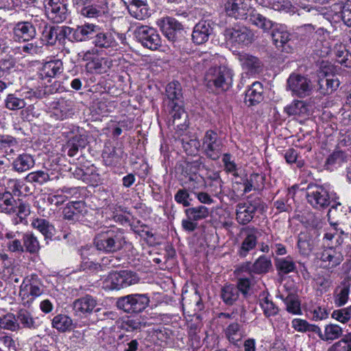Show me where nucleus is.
I'll return each mask as SVG.
<instances>
[{
  "instance_id": "obj_1",
  "label": "nucleus",
  "mask_w": 351,
  "mask_h": 351,
  "mask_svg": "<svg viewBox=\"0 0 351 351\" xmlns=\"http://www.w3.org/2000/svg\"><path fill=\"white\" fill-rule=\"evenodd\" d=\"M126 243L124 232L115 226L108 227L97 233L93 239L96 249L108 254L121 251Z\"/></svg>"
},
{
  "instance_id": "obj_2",
  "label": "nucleus",
  "mask_w": 351,
  "mask_h": 351,
  "mask_svg": "<svg viewBox=\"0 0 351 351\" xmlns=\"http://www.w3.org/2000/svg\"><path fill=\"white\" fill-rule=\"evenodd\" d=\"M0 210L14 217L13 223L15 225L25 223L26 218L30 214L29 204L19 198H14L10 191L0 194Z\"/></svg>"
},
{
  "instance_id": "obj_3",
  "label": "nucleus",
  "mask_w": 351,
  "mask_h": 351,
  "mask_svg": "<svg viewBox=\"0 0 351 351\" xmlns=\"http://www.w3.org/2000/svg\"><path fill=\"white\" fill-rule=\"evenodd\" d=\"M84 41L93 38V44L100 49H114L119 46L117 33L112 30L102 31L99 25L86 23Z\"/></svg>"
},
{
  "instance_id": "obj_4",
  "label": "nucleus",
  "mask_w": 351,
  "mask_h": 351,
  "mask_svg": "<svg viewBox=\"0 0 351 351\" xmlns=\"http://www.w3.org/2000/svg\"><path fill=\"white\" fill-rule=\"evenodd\" d=\"M264 209V202L260 197H247L244 202L236 206V220L241 225H247L252 221L258 210Z\"/></svg>"
},
{
  "instance_id": "obj_5",
  "label": "nucleus",
  "mask_w": 351,
  "mask_h": 351,
  "mask_svg": "<svg viewBox=\"0 0 351 351\" xmlns=\"http://www.w3.org/2000/svg\"><path fill=\"white\" fill-rule=\"evenodd\" d=\"M150 302L149 297L145 293H133L117 299L116 305L127 313H140L145 311Z\"/></svg>"
},
{
  "instance_id": "obj_6",
  "label": "nucleus",
  "mask_w": 351,
  "mask_h": 351,
  "mask_svg": "<svg viewBox=\"0 0 351 351\" xmlns=\"http://www.w3.org/2000/svg\"><path fill=\"white\" fill-rule=\"evenodd\" d=\"M43 284L36 274L26 276L20 286L19 294L25 304L30 305L43 293Z\"/></svg>"
},
{
  "instance_id": "obj_7",
  "label": "nucleus",
  "mask_w": 351,
  "mask_h": 351,
  "mask_svg": "<svg viewBox=\"0 0 351 351\" xmlns=\"http://www.w3.org/2000/svg\"><path fill=\"white\" fill-rule=\"evenodd\" d=\"M328 220L331 226L337 232L341 234H345V230L343 228H339V225L350 226L351 221V210L349 207L342 205L338 202L331 206L328 214Z\"/></svg>"
},
{
  "instance_id": "obj_8",
  "label": "nucleus",
  "mask_w": 351,
  "mask_h": 351,
  "mask_svg": "<svg viewBox=\"0 0 351 351\" xmlns=\"http://www.w3.org/2000/svg\"><path fill=\"white\" fill-rule=\"evenodd\" d=\"M134 34L137 40L147 49L156 50L162 45L160 35L153 27L141 25L136 27Z\"/></svg>"
},
{
  "instance_id": "obj_9",
  "label": "nucleus",
  "mask_w": 351,
  "mask_h": 351,
  "mask_svg": "<svg viewBox=\"0 0 351 351\" xmlns=\"http://www.w3.org/2000/svg\"><path fill=\"white\" fill-rule=\"evenodd\" d=\"M306 198L314 208L322 209L330 203L328 191L320 185L309 184L306 189Z\"/></svg>"
},
{
  "instance_id": "obj_10",
  "label": "nucleus",
  "mask_w": 351,
  "mask_h": 351,
  "mask_svg": "<svg viewBox=\"0 0 351 351\" xmlns=\"http://www.w3.org/2000/svg\"><path fill=\"white\" fill-rule=\"evenodd\" d=\"M223 144L218 134L213 130L206 132L202 139V149L204 154L213 160H218L221 154Z\"/></svg>"
},
{
  "instance_id": "obj_11",
  "label": "nucleus",
  "mask_w": 351,
  "mask_h": 351,
  "mask_svg": "<svg viewBox=\"0 0 351 351\" xmlns=\"http://www.w3.org/2000/svg\"><path fill=\"white\" fill-rule=\"evenodd\" d=\"M68 0H46V14L53 23H60L66 20L68 15Z\"/></svg>"
},
{
  "instance_id": "obj_12",
  "label": "nucleus",
  "mask_w": 351,
  "mask_h": 351,
  "mask_svg": "<svg viewBox=\"0 0 351 351\" xmlns=\"http://www.w3.org/2000/svg\"><path fill=\"white\" fill-rule=\"evenodd\" d=\"M76 9L87 18H97L105 12L106 5L100 0H73Z\"/></svg>"
},
{
  "instance_id": "obj_13",
  "label": "nucleus",
  "mask_w": 351,
  "mask_h": 351,
  "mask_svg": "<svg viewBox=\"0 0 351 351\" xmlns=\"http://www.w3.org/2000/svg\"><path fill=\"white\" fill-rule=\"evenodd\" d=\"M224 35L230 42L243 46L250 45L254 40V33L245 26L226 29Z\"/></svg>"
},
{
  "instance_id": "obj_14",
  "label": "nucleus",
  "mask_w": 351,
  "mask_h": 351,
  "mask_svg": "<svg viewBox=\"0 0 351 351\" xmlns=\"http://www.w3.org/2000/svg\"><path fill=\"white\" fill-rule=\"evenodd\" d=\"M287 86L293 95L304 97L310 95L312 87L311 81L304 76L292 74L287 80Z\"/></svg>"
},
{
  "instance_id": "obj_15",
  "label": "nucleus",
  "mask_w": 351,
  "mask_h": 351,
  "mask_svg": "<svg viewBox=\"0 0 351 351\" xmlns=\"http://www.w3.org/2000/svg\"><path fill=\"white\" fill-rule=\"evenodd\" d=\"M324 267L334 268L340 265L343 260L341 250L338 247H327L317 254Z\"/></svg>"
},
{
  "instance_id": "obj_16",
  "label": "nucleus",
  "mask_w": 351,
  "mask_h": 351,
  "mask_svg": "<svg viewBox=\"0 0 351 351\" xmlns=\"http://www.w3.org/2000/svg\"><path fill=\"white\" fill-rule=\"evenodd\" d=\"M242 232L243 239L238 250V254L244 258L256 247L260 232L257 228L250 226L243 228Z\"/></svg>"
},
{
  "instance_id": "obj_17",
  "label": "nucleus",
  "mask_w": 351,
  "mask_h": 351,
  "mask_svg": "<svg viewBox=\"0 0 351 351\" xmlns=\"http://www.w3.org/2000/svg\"><path fill=\"white\" fill-rule=\"evenodd\" d=\"M223 5L228 16L236 19H246L250 8L246 0H223Z\"/></svg>"
},
{
  "instance_id": "obj_18",
  "label": "nucleus",
  "mask_w": 351,
  "mask_h": 351,
  "mask_svg": "<svg viewBox=\"0 0 351 351\" xmlns=\"http://www.w3.org/2000/svg\"><path fill=\"white\" fill-rule=\"evenodd\" d=\"M59 43H62L65 39L72 42L84 41L86 23L77 26L75 29L68 26H56Z\"/></svg>"
},
{
  "instance_id": "obj_19",
  "label": "nucleus",
  "mask_w": 351,
  "mask_h": 351,
  "mask_svg": "<svg viewBox=\"0 0 351 351\" xmlns=\"http://www.w3.org/2000/svg\"><path fill=\"white\" fill-rule=\"evenodd\" d=\"M51 117L58 120H64L74 114V103L71 99L61 98L52 104Z\"/></svg>"
},
{
  "instance_id": "obj_20",
  "label": "nucleus",
  "mask_w": 351,
  "mask_h": 351,
  "mask_svg": "<svg viewBox=\"0 0 351 351\" xmlns=\"http://www.w3.org/2000/svg\"><path fill=\"white\" fill-rule=\"evenodd\" d=\"M130 14L138 19L144 20L151 15L147 0H122Z\"/></svg>"
},
{
  "instance_id": "obj_21",
  "label": "nucleus",
  "mask_w": 351,
  "mask_h": 351,
  "mask_svg": "<svg viewBox=\"0 0 351 351\" xmlns=\"http://www.w3.org/2000/svg\"><path fill=\"white\" fill-rule=\"evenodd\" d=\"M86 213L85 203L82 201L69 203L62 211L64 219L71 222L82 221Z\"/></svg>"
},
{
  "instance_id": "obj_22",
  "label": "nucleus",
  "mask_w": 351,
  "mask_h": 351,
  "mask_svg": "<svg viewBox=\"0 0 351 351\" xmlns=\"http://www.w3.org/2000/svg\"><path fill=\"white\" fill-rule=\"evenodd\" d=\"M13 38L16 42H28L36 35L35 27L28 21L18 22L14 27Z\"/></svg>"
},
{
  "instance_id": "obj_23",
  "label": "nucleus",
  "mask_w": 351,
  "mask_h": 351,
  "mask_svg": "<svg viewBox=\"0 0 351 351\" xmlns=\"http://www.w3.org/2000/svg\"><path fill=\"white\" fill-rule=\"evenodd\" d=\"M21 233L19 231H12L5 230V239L1 243V247L2 249H6L7 252L15 254L23 253V245L21 239L19 237Z\"/></svg>"
},
{
  "instance_id": "obj_24",
  "label": "nucleus",
  "mask_w": 351,
  "mask_h": 351,
  "mask_svg": "<svg viewBox=\"0 0 351 351\" xmlns=\"http://www.w3.org/2000/svg\"><path fill=\"white\" fill-rule=\"evenodd\" d=\"M158 25L164 36L170 41H174L176 32L182 29V25L172 17H165L158 21Z\"/></svg>"
},
{
  "instance_id": "obj_25",
  "label": "nucleus",
  "mask_w": 351,
  "mask_h": 351,
  "mask_svg": "<svg viewBox=\"0 0 351 351\" xmlns=\"http://www.w3.org/2000/svg\"><path fill=\"white\" fill-rule=\"evenodd\" d=\"M96 305V300L90 295H86L73 302V310L76 315L86 317L93 312Z\"/></svg>"
},
{
  "instance_id": "obj_26",
  "label": "nucleus",
  "mask_w": 351,
  "mask_h": 351,
  "mask_svg": "<svg viewBox=\"0 0 351 351\" xmlns=\"http://www.w3.org/2000/svg\"><path fill=\"white\" fill-rule=\"evenodd\" d=\"M210 81L213 82L216 88L226 90L232 85V72L225 66H220L215 69L213 77Z\"/></svg>"
},
{
  "instance_id": "obj_27",
  "label": "nucleus",
  "mask_w": 351,
  "mask_h": 351,
  "mask_svg": "<svg viewBox=\"0 0 351 351\" xmlns=\"http://www.w3.org/2000/svg\"><path fill=\"white\" fill-rule=\"evenodd\" d=\"M212 24L208 21H201L197 23L192 33V40L197 45H202L208 40L209 36L213 34Z\"/></svg>"
},
{
  "instance_id": "obj_28",
  "label": "nucleus",
  "mask_w": 351,
  "mask_h": 351,
  "mask_svg": "<svg viewBox=\"0 0 351 351\" xmlns=\"http://www.w3.org/2000/svg\"><path fill=\"white\" fill-rule=\"evenodd\" d=\"M64 71L63 62L59 59H54L45 62L39 71L41 79L55 78Z\"/></svg>"
},
{
  "instance_id": "obj_29",
  "label": "nucleus",
  "mask_w": 351,
  "mask_h": 351,
  "mask_svg": "<svg viewBox=\"0 0 351 351\" xmlns=\"http://www.w3.org/2000/svg\"><path fill=\"white\" fill-rule=\"evenodd\" d=\"M271 266V261L269 257L261 256L253 264L246 263L241 267V270L248 271L250 275H253V274H263L267 273Z\"/></svg>"
},
{
  "instance_id": "obj_30",
  "label": "nucleus",
  "mask_w": 351,
  "mask_h": 351,
  "mask_svg": "<svg viewBox=\"0 0 351 351\" xmlns=\"http://www.w3.org/2000/svg\"><path fill=\"white\" fill-rule=\"evenodd\" d=\"M238 60L243 68L250 73H258L262 70L263 63L258 58L247 53H240Z\"/></svg>"
},
{
  "instance_id": "obj_31",
  "label": "nucleus",
  "mask_w": 351,
  "mask_h": 351,
  "mask_svg": "<svg viewBox=\"0 0 351 351\" xmlns=\"http://www.w3.org/2000/svg\"><path fill=\"white\" fill-rule=\"evenodd\" d=\"M263 86L259 82H254L246 90L244 103L247 106H256L263 100Z\"/></svg>"
},
{
  "instance_id": "obj_32",
  "label": "nucleus",
  "mask_w": 351,
  "mask_h": 351,
  "mask_svg": "<svg viewBox=\"0 0 351 351\" xmlns=\"http://www.w3.org/2000/svg\"><path fill=\"white\" fill-rule=\"evenodd\" d=\"M291 34L285 29V27L280 25L279 27H274L271 33L273 41L278 48H281L282 51L289 52L290 46L289 42L290 41Z\"/></svg>"
},
{
  "instance_id": "obj_33",
  "label": "nucleus",
  "mask_w": 351,
  "mask_h": 351,
  "mask_svg": "<svg viewBox=\"0 0 351 351\" xmlns=\"http://www.w3.org/2000/svg\"><path fill=\"white\" fill-rule=\"evenodd\" d=\"M167 106L183 104L181 85L178 82L169 83L166 88Z\"/></svg>"
},
{
  "instance_id": "obj_34",
  "label": "nucleus",
  "mask_w": 351,
  "mask_h": 351,
  "mask_svg": "<svg viewBox=\"0 0 351 351\" xmlns=\"http://www.w3.org/2000/svg\"><path fill=\"white\" fill-rule=\"evenodd\" d=\"M325 73L323 77L318 80V90L322 95H329L334 92L339 86V81L335 75H328V71H324Z\"/></svg>"
},
{
  "instance_id": "obj_35",
  "label": "nucleus",
  "mask_w": 351,
  "mask_h": 351,
  "mask_svg": "<svg viewBox=\"0 0 351 351\" xmlns=\"http://www.w3.org/2000/svg\"><path fill=\"white\" fill-rule=\"evenodd\" d=\"M250 23L263 29L264 32H269L275 27V23L270 19L266 18L257 10H253L249 14Z\"/></svg>"
},
{
  "instance_id": "obj_36",
  "label": "nucleus",
  "mask_w": 351,
  "mask_h": 351,
  "mask_svg": "<svg viewBox=\"0 0 351 351\" xmlns=\"http://www.w3.org/2000/svg\"><path fill=\"white\" fill-rule=\"evenodd\" d=\"M170 108L169 113L173 118V124L183 130L187 127V114L182 108V104L178 106H167Z\"/></svg>"
},
{
  "instance_id": "obj_37",
  "label": "nucleus",
  "mask_w": 351,
  "mask_h": 351,
  "mask_svg": "<svg viewBox=\"0 0 351 351\" xmlns=\"http://www.w3.org/2000/svg\"><path fill=\"white\" fill-rule=\"evenodd\" d=\"M35 165L33 156L28 154L19 155L13 161L12 167L14 171L22 173L28 171Z\"/></svg>"
},
{
  "instance_id": "obj_38",
  "label": "nucleus",
  "mask_w": 351,
  "mask_h": 351,
  "mask_svg": "<svg viewBox=\"0 0 351 351\" xmlns=\"http://www.w3.org/2000/svg\"><path fill=\"white\" fill-rule=\"evenodd\" d=\"M17 321L21 328L35 329L38 327V319L34 317L32 313L25 308H21L16 313Z\"/></svg>"
},
{
  "instance_id": "obj_39",
  "label": "nucleus",
  "mask_w": 351,
  "mask_h": 351,
  "mask_svg": "<svg viewBox=\"0 0 351 351\" xmlns=\"http://www.w3.org/2000/svg\"><path fill=\"white\" fill-rule=\"evenodd\" d=\"M335 14L339 16L343 23L351 27V0H346L344 3H335L332 5Z\"/></svg>"
},
{
  "instance_id": "obj_40",
  "label": "nucleus",
  "mask_w": 351,
  "mask_h": 351,
  "mask_svg": "<svg viewBox=\"0 0 351 351\" xmlns=\"http://www.w3.org/2000/svg\"><path fill=\"white\" fill-rule=\"evenodd\" d=\"M21 240L23 247V252L36 254L40 250V244L37 238L32 232L21 233Z\"/></svg>"
},
{
  "instance_id": "obj_41",
  "label": "nucleus",
  "mask_w": 351,
  "mask_h": 351,
  "mask_svg": "<svg viewBox=\"0 0 351 351\" xmlns=\"http://www.w3.org/2000/svg\"><path fill=\"white\" fill-rule=\"evenodd\" d=\"M224 332L228 340L234 345H237L243 337L242 326L237 322L230 324L224 330Z\"/></svg>"
},
{
  "instance_id": "obj_42",
  "label": "nucleus",
  "mask_w": 351,
  "mask_h": 351,
  "mask_svg": "<svg viewBox=\"0 0 351 351\" xmlns=\"http://www.w3.org/2000/svg\"><path fill=\"white\" fill-rule=\"evenodd\" d=\"M343 328L336 324H328L324 326L322 335H320V339L324 341L331 342L338 339L343 335Z\"/></svg>"
},
{
  "instance_id": "obj_43",
  "label": "nucleus",
  "mask_w": 351,
  "mask_h": 351,
  "mask_svg": "<svg viewBox=\"0 0 351 351\" xmlns=\"http://www.w3.org/2000/svg\"><path fill=\"white\" fill-rule=\"evenodd\" d=\"M350 293V286L348 282H343L340 286L337 287L334 293V303L336 306H344L348 301Z\"/></svg>"
},
{
  "instance_id": "obj_44",
  "label": "nucleus",
  "mask_w": 351,
  "mask_h": 351,
  "mask_svg": "<svg viewBox=\"0 0 351 351\" xmlns=\"http://www.w3.org/2000/svg\"><path fill=\"white\" fill-rule=\"evenodd\" d=\"M186 217L195 221H201L206 219L210 215V210L205 206L199 205L195 207L186 208L184 210Z\"/></svg>"
},
{
  "instance_id": "obj_45",
  "label": "nucleus",
  "mask_w": 351,
  "mask_h": 351,
  "mask_svg": "<svg viewBox=\"0 0 351 351\" xmlns=\"http://www.w3.org/2000/svg\"><path fill=\"white\" fill-rule=\"evenodd\" d=\"M308 106L304 101L295 100L285 108L289 116L303 117L308 114Z\"/></svg>"
},
{
  "instance_id": "obj_46",
  "label": "nucleus",
  "mask_w": 351,
  "mask_h": 351,
  "mask_svg": "<svg viewBox=\"0 0 351 351\" xmlns=\"http://www.w3.org/2000/svg\"><path fill=\"white\" fill-rule=\"evenodd\" d=\"M32 226L39 230L47 239H51L54 235V226L45 219L37 218L34 219Z\"/></svg>"
},
{
  "instance_id": "obj_47",
  "label": "nucleus",
  "mask_w": 351,
  "mask_h": 351,
  "mask_svg": "<svg viewBox=\"0 0 351 351\" xmlns=\"http://www.w3.org/2000/svg\"><path fill=\"white\" fill-rule=\"evenodd\" d=\"M238 288L233 285H227L221 289V297L227 305H232L239 298Z\"/></svg>"
},
{
  "instance_id": "obj_48",
  "label": "nucleus",
  "mask_w": 351,
  "mask_h": 351,
  "mask_svg": "<svg viewBox=\"0 0 351 351\" xmlns=\"http://www.w3.org/2000/svg\"><path fill=\"white\" fill-rule=\"evenodd\" d=\"M280 298L286 305V310L288 313L293 315L302 314L300 302L297 295L293 294H289L285 298L281 295Z\"/></svg>"
},
{
  "instance_id": "obj_49",
  "label": "nucleus",
  "mask_w": 351,
  "mask_h": 351,
  "mask_svg": "<svg viewBox=\"0 0 351 351\" xmlns=\"http://www.w3.org/2000/svg\"><path fill=\"white\" fill-rule=\"evenodd\" d=\"M73 321L66 315L59 314L52 319V326L59 332H66L72 328Z\"/></svg>"
},
{
  "instance_id": "obj_50",
  "label": "nucleus",
  "mask_w": 351,
  "mask_h": 351,
  "mask_svg": "<svg viewBox=\"0 0 351 351\" xmlns=\"http://www.w3.org/2000/svg\"><path fill=\"white\" fill-rule=\"evenodd\" d=\"M86 144V140L80 136H75L70 139L65 149H67V154L71 156H75L80 149L85 147Z\"/></svg>"
},
{
  "instance_id": "obj_51",
  "label": "nucleus",
  "mask_w": 351,
  "mask_h": 351,
  "mask_svg": "<svg viewBox=\"0 0 351 351\" xmlns=\"http://www.w3.org/2000/svg\"><path fill=\"white\" fill-rule=\"evenodd\" d=\"M259 305L264 315L267 318L276 315L279 312L278 307L269 298L268 294L260 299Z\"/></svg>"
},
{
  "instance_id": "obj_52",
  "label": "nucleus",
  "mask_w": 351,
  "mask_h": 351,
  "mask_svg": "<svg viewBox=\"0 0 351 351\" xmlns=\"http://www.w3.org/2000/svg\"><path fill=\"white\" fill-rule=\"evenodd\" d=\"M275 265L282 274H288L295 269V265L290 257L276 258Z\"/></svg>"
},
{
  "instance_id": "obj_53",
  "label": "nucleus",
  "mask_w": 351,
  "mask_h": 351,
  "mask_svg": "<svg viewBox=\"0 0 351 351\" xmlns=\"http://www.w3.org/2000/svg\"><path fill=\"white\" fill-rule=\"evenodd\" d=\"M41 40L46 45L53 46L58 41L56 26H47L45 25V28L42 32Z\"/></svg>"
},
{
  "instance_id": "obj_54",
  "label": "nucleus",
  "mask_w": 351,
  "mask_h": 351,
  "mask_svg": "<svg viewBox=\"0 0 351 351\" xmlns=\"http://www.w3.org/2000/svg\"><path fill=\"white\" fill-rule=\"evenodd\" d=\"M0 327L13 332L18 331L21 328L17 321L16 315L12 313L6 314L0 318Z\"/></svg>"
},
{
  "instance_id": "obj_55",
  "label": "nucleus",
  "mask_w": 351,
  "mask_h": 351,
  "mask_svg": "<svg viewBox=\"0 0 351 351\" xmlns=\"http://www.w3.org/2000/svg\"><path fill=\"white\" fill-rule=\"evenodd\" d=\"M53 179V178H51V175L49 173V170H39L33 171L29 173L26 176V180L27 182L37 183L40 185H42L46 183L47 181L51 180Z\"/></svg>"
},
{
  "instance_id": "obj_56",
  "label": "nucleus",
  "mask_w": 351,
  "mask_h": 351,
  "mask_svg": "<svg viewBox=\"0 0 351 351\" xmlns=\"http://www.w3.org/2000/svg\"><path fill=\"white\" fill-rule=\"evenodd\" d=\"M182 146L188 155H195L198 152L200 143L196 138H190L184 136L180 139Z\"/></svg>"
},
{
  "instance_id": "obj_57",
  "label": "nucleus",
  "mask_w": 351,
  "mask_h": 351,
  "mask_svg": "<svg viewBox=\"0 0 351 351\" xmlns=\"http://www.w3.org/2000/svg\"><path fill=\"white\" fill-rule=\"evenodd\" d=\"M91 69L99 73H104L112 66V61L108 58H98L89 63Z\"/></svg>"
},
{
  "instance_id": "obj_58",
  "label": "nucleus",
  "mask_w": 351,
  "mask_h": 351,
  "mask_svg": "<svg viewBox=\"0 0 351 351\" xmlns=\"http://www.w3.org/2000/svg\"><path fill=\"white\" fill-rule=\"evenodd\" d=\"M88 249L83 248L82 249V262H81V269L83 271H97L99 269L101 268V265L100 263H95L93 261H91L88 256Z\"/></svg>"
},
{
  "instance_id": "obj_59",
  "label": "nucleus",
  "mask_w": 351,
  "mask_h": 351,
  "mask_svg": "<svg viewBox=\"0 0 351 351\" xmlns=\"http://www.w3.org/2000/svg\"><path fill=\"white\" fill-rule=\"evenodd\" d=\"M17 148L16 139L11 136H2L0 138V149L8 155L12 154Z\"/></svg>"
},
{
  "instance_id": "obj_60",
  "label": "nucleus",
  "mask_w": 351,
  "mask_h": 351,
  "mask_svg": "<svg viewBox=\"0 0 351 351\" xmlns=\"http://www.w3.org/2000/svg\"><path fill=\"white\" fill-rule=\"evenodd\" d=\"M25 106V100L17 97L14 94H9L5 99V106L10 110H20Z\"/></svg>"
},
{
  "instance_id": "obj_61",
  "label": "nucleus",
  "mask_w": 351,
  "mask_h": 351,
  "mask_svg": "<svg viewBox=\"0 0 351 351\" xmlns=\"http://www.w3.org/2000/svg\"><path fill=\"white\" fill-rule=\"evenodd\" d=\"M347 161V154L342 151H336L329 155L326 160V165L328 167L340 166Z\"/></svg>"
},
{
  "instance_id": "obj_62",
  "label": "nucleus",
  "mask_w": 351,
  "mask_h": 351,
  "mask_svg": "<svg viewBox=\"0 0 351 351\" xmlns=\"http://www.w3.org/2000/svg\"><path fill=\"white\" fill-rule=\"evenodd\" d=\"M331 317L341 324H347L351 319V305L339 309L334 310Z\"/></svg>"
},
{
  "instance_id": "obj_63",
  "label": "nucleus",
  "mask_w": 351,
  "mask_h": 351,
  "mask_svg": "<svg viewBox=\"0 0 351 351\" xmlns=\"http://www.w3.org/2000/svg\"><path fill=\"white\" fill-rule=\"evenodd\" d=\"M254 282L253 275L249 274L248 276L239 278L236 287L238 288L239 292H241L245 297Z\"/></svg>"
},
{
  "instance_id": "obj_64",
  "label": "nucleus",
  "mask_w": 351,
  "mask_h": 351,
  "mask_svg": "<svg viewBox=\"0 0 351 351\" xmlns=\"http://www.w3.org/2000/svg\"><path fill=\"white\" fill-rule=\"evenodd\" d=\"M106 282L110 289L119 290L123 289L122 271L110 273L108 276Z\"/></svg>"
}]
</instances>
